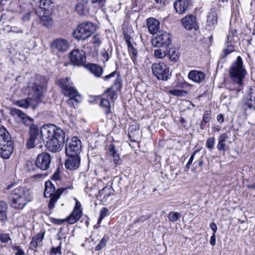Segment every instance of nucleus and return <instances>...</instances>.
Here are the masks:
<instances>
[{"label":"nucleus","instance_id":"nucleus-1","mask_svg":"<svg viewBox=\"0 0 255 255\" xmlns=\"http://www.w3.org/2000/svg\"><path fill=\"white\" fill-rule=\"evenodd\" d=\"M16 182L8 184L5 189L10 190L9 198L11 206L15 209H22L26 205L31 201L33 196L30 190L24 187L16 186Z\"/></svg>","mask_w":255,"mask_h":255},{"label":"nucleus","instance_id":"nucleus-2","mask_svg":"<svg viewBox=\"0 0 255 255\" xmlns=\"http://www.w3.org/2000/svg\"><path fill=\"white\" fill-rule=\"evenodd\" d=\"M247 74V71L243 66V62L240 56L237 57L236 60L232 64L230 70V75L232 80L237 84L238 87L232 89L231 94L232 97H236L241 91L243 86V80Z\"/></svg>","mask_w":255,"mask_h":255},{"label":"nucleus","instance_id":"nucleus-3","mask_svg":"<svg viewBox=\"0 0 255 255\" xmlns=\"http://www.w3.org/2000/svg\"><path fill=\"white\" fill-rule=\"evenodd\" d=\"M57 85L61 88L62 94L69 98L67 104L71 107L75 108L74 102H81V96L73 86V83L69 77L63 78L57 81Z\"/></svg>","mask_w":255,"mask_h":255},{"label":"nucleus","instance_id":"nucleus-4","mask_svg":"<svg viewBox=\"0 0 255 255\" xmlns=\"http://www.w3.org/2000/svg\"><path fill=\"white\" fill-rule=\"evenodd\" d=\"M13 141L9 133L3 126H0V156L8 159L13 152Z\"/></svg>","mask_w":255,"mask_h":255},{"label":"nucleus","instance_id":"nucleus-5","mask_svg":"<svg viewBox=\"0 0 255 255\" xmlns=\"http://www.w3.org/2000/svg\"><path fill=\"white\" fill-rule=\"evenodd\" d=\"M96 30V26L92 22H83L73 31V35L78 40H84L89 38Z\"/></svg>","mask_w":255,"mask_h":255},{"label":"nucleus","instance_id":"nucleus-6","mask_svg":"<svg viewBox=\"0 0 255 255\" xmlns=\"http://www.w3.org/2000/svg\"><path fill=\"white\" fill-rule=\"evenodd\" d=\"M29 137L26 142V147L28 149L32 148L35 146L41 148L44 143L45 137H43L37 126H33L29 131Z\"/></svg>","mask_w":255,"mask_h":255},{"label":"nucleus","instance_id":"nucleus-7","mask_svg":"<svg viewBox=\"0 0 255 255\" xmlns=\"http://www.w3.org/2000/svg\"><path fill=\"white\" fill-rule=\"evenodd\" d=\"M151 70L153 74L159 80L167 81L171 76L169 66L163 62L152 64Z\"/></svg>","mask_w":255,"mask_h":255},{"label":"nucleus","instance_id":"nucleus-8","mask_svg":"<svg viewBox=\"0 0 255 255\" xmlns=\"http://www.w3.org/2000/svg\"><path fill=\"white\" fill-rule=\"evenodd\" d=\"M41 133L43 137L47 139H59L58 134H60L62 139H65V133L63 130L52 124L43 125L41 128Z\"/></svg>","mask_w":255,"mask_h":255},{"label":"nucleus","instance_id":"nucleus-9","mask_svg":"<svg viewBox=\"0 0 255 255\" xmlns=\"http://www.w3.org/2000/svg\"><path fill=\"white\" fill-rule=\"evenodd\" d=\"M152 43L155 47H162L169 48L172 46L171 36L166 32H159L152 40Z\"/></svg>","mask_w":255,"mask_h":255},{"label":"nucleus","instance_id":"nucleus-10","mask_svg":"<svg viewBox=\"0 0 255 255\" xmlns=\"http://www.w3.org/2000/svg\"><path fill=\"white\" fill-rule=\"evenodd\" d=\"M81 141L76 136L66 144L65 152L67 156L79 155L81 151Z\"/></svg>","mask_w":255,"mask_h":255},{"label":"nucleus","instance_id":"nucleus-11","mask_svg":"<svg viewBox=\"0 0 255 255\" xmlns=\"http://www.w3.org/2000/svg\"><path fill=\"white\" fill-rule=\"evenodd\" d=\"M122 85V79L119 74L115 81L113 86L108 88L103 94V96L110 98V100L114 102V101L117 98V93L118 91H120Z\"/></svg>","mask_w":255,"mask_h":255},{"label":"nucleus","instance_id":"nucleus-12","mask_svg":"<svg viewBox=\"0 0 255 255\" xmlns=\"http://www.w3.org/2000/svg\"><path fill=\"white\" fill-rule=\"evenodd\" d=\"M51 162V157L47 152H42L39 154L36 159V166L42 170H46L49 168Z\"/></svg>","mask_w":255,"mask_h":255},{"label":"nucleus","instance_id":"nucleus-13","mask_svg":"<svg viewBox=\"0 0 255 255\" xmlns=\"http://www.w3.org/2000/svg\"><path fill=\"white\" fill-rule=\"evenodd\" d=\"M58 135H59V139H50L46 142V147L52 152H58L61 151L65 143V139H62L60 134H58Z\"/></svg>","mask_w":255,"mask_h":255},{"label":"nucleus","instance_id":"nucleus-14","mask_svg":"<svg viewBox=\"0 0 255 255\" xmlns=\"http://www.w3.org/2000/svg\"><path fill=\"white\" fill-rule=\"evenodd\" d=\"M10 114L13 117H18L22 121V123L26 127L29 128V129L33 126H37L33 124V119L27 116L24 113L19 109L16 108H11L10 110Z\"/></svg>","mask_w":255,"mask_h":255},{"label":"nucleus","instance_id":"nucleus-15","mask_svg":"<svg viewBox=\"0 0 255 255\" xmlns=\"http://www.w3.org/2000/svg\"><path fill=\"white\" fill-rule=\"evenodd\" d=\"M70 59L73 64L77 66H84L86 61L85 52L79 49L74 50L71 52Z\"/></svg>","mask_w":255,"mask_h":255},{"label":"nucleus","instance_id":"nucleus-16","mask_svg":"<svg viewBox=\"0 0 255 255\" xmlns=\"http://www.w3.org/2000/svg\"><path fill=\"white\" fill-rule=\"evenodd\" d=\"M51 47L53 49L56 50L58 52H64L69 49V43L65 39L59 38L52 41Z\"/></svg>","mask_w":255,"mask_h":255},{"label":"nucleus","instance_id":"nucleus-17","mask_svg":"<svg viewBox=\"0 0 255 255\" xmlns=\"http://www.w3.org/2000/svg\"><path fill=\"white\" fill-rule=\"evenodd\" d=\"M182 23L184 27L189 30L192 29H196L197 22L196 18L192 14H189L182 19Z\"/></svg>","mask_w":255,"mask_h":255},{"label":"nucleus","instance_id":"nucleus-18","mask_svg":"<svg viewBox=\"0 0 255 255\" xmlns=\"http://www.w3.org/2000/svg\"><path fill=\"white\" fill-rule=\"evenodd\" d=\"M67 189H73V186L72 185L69 186L68 187H60L58 188L55 193V194L52 195L49 198L50 200L48 203V208L51 211L54 209L55 207V204L57 201L58 199H59L63 193V192L67 190Z\"/></svg>","mask_w":255,"mask_h":255},{"label":"nucleus","instance_id":"nucleus-19","mask_svg":"<svg viewBox=\"0 0 255 255\" xmlns=\"http://www.w3.org/2000/svg\"><path fill=\"white\" fill-rule=\"evenodd\" d=\"M68 158L65 163V167L69 170H75L80 165L81 158L80 155L67 156Z\"/></svg>","mask_w":255,"mask_h":255},{"label":"nucleus","instance_id":"nucleus-20","mask_svg":"<svg viewBox=\"0 0 255 255\" xmlns=\"http://www.w3.org/2000/svg\"><path fill=\"white\" fill-rule=\"evenodd\" d=\"M206 74L200 70H192L188 74V78L193 82L196 83H201L205 79Z\"/></svg>","mask_w":255,"mask_h":255},{"label":"nucleus","instance_id":"nucleus-21","mask_svg":"<svg viewBox=\"0 0 255 255\" xmlns=\"http://www.w3.org/2000/svg\"><path fill=\"white\" fill-rule=\"evenodd\" d=\"M192 4V0H178L174 3V7L177 13L182 14L186 12Z\"/></svg>","mask_w":255,"mask_h":255},{"label":"nucleus","instance_id":"nucleus-22","mask_svg":"<svg viewBox=\"0 0 255 255\" xmlns=\"http://www.w3.org/2000/svg\"><path fill=\"white\" fill-rule=\"evenodd\" d=\"M84 67L97 78L101 77L104 72L103 68L97 64L88 63Z\"/></svg>","mask_w":255,"mask_h":255},{"label":"nucleus","instance_id":"nucleus-23","mask_svg":"<svg viewBox=\"0 0 255 255\" xmlns=\"http://www.w3.org/2000/svg\"><path fill=\"white\" fill-rule=\"evenodd\" d=\"M147 25L149 32L152 34L157 33L159 29V22L154 18L147 19Z\"/></svg>","mask_w":255,"mask_h":255},{"label":"nucleus","instance_id":"nucleus-24","mask_svg":"<svg viewBox=\"0 0 255 255\" xmlns=\"http://www.w3.org/2000/svg\"><path fill=\"white\" fill-rule=\"evenodd\" d=\"M207 19V26L213 28L217 25L218 22L217 14L215 10H211L208 13Z\"/></svg>","mask_w":255,"mask_h":255},{"label":"nucleus","instance_id":"nucleus-25","mask_svg":"<svg viewBox=\"0 0 255 255\" xmlns=\"http://www.w3.org/2000/svg\"><path fill=\"white\" fill-rule=\"evenodd\" d=\"M56 191L55 185L53 182L50 181L45 182L44 195L46 198H49L55 194Z\"/></svg>","mask_w":255,"mask_h":255},{"label":"nucleus","instance_id":"nucleus-26","mask_svg":"<svg viewBox=\"0 0 255 255\" xmlns=\"http://www.w3.org/2000/svg\"><path fill=\"white\" fill-rule=\"evenodd\" d=\"M101 107L103 109L104 112L106 115L111 113V103L109 99L103 96L101 99Z\"/></svg>","mask_w":255,"mask_h":255},{"label":"nucleus","instance_id":"nucleus-27","mask_svg":"<svg viewBox=\"0 0 255 255\" xmlns=\"http://www.w3.org/2000/svg\"><path fill=\"white\" fill-rule=\"evenodd\" d=\"M167 53V55L169 60L172 62H176L179 58V53L177 50L175 48H173L171 46H170Z\"/></svg>","mask_w":255,"mask_h":255},{"label":"nucleus","instance_id":"nucleus-28","mask_svg":"<svg viewBox=\"0 0 255 255\" xmlns=\"http://www.w3.org/2000/svg\"><path fill=\"white\" fill-rule=\"evenodd\" d=\"M81 214L77 211H73L70 215L66 219V221L70 224H73L78 221L82 216Z\"/></svg>","mask_w":255,"mask_h":255},{"label":"nucleus","instance_id":"nucleus-29","mask_svg":"<svg viewBox=\"0 0 255 255\" xmlns=\"http://www.w3.org/2000/svg\"><path fill=\"white\" fill-rule=\"evenodd\" d=\"M30 87L37 98H39L42 95L43 88L41 84L34 82Z\"/></svg>","mask_w":255,"mask_h":255},{"label":"nucleus","instance_id":"nucleus-30","mask_svg":"<svg viewBox=\"0 0 255 255\" xmlns=\"http://www.w3.org/2000/svg\"><path fill=\"white\" fill-rule=\"evenodd\" d=\"M158 47V48L154 50V55L155 57L161 59L167 56L168 48L162 47Z\"/></svg>","mask_w":255,"mask_h":255},{"label":"nucleus","instance_id":"nucleus-31","mask_svg":"<svg viewBox=\"0 0 255 255\" xmlns=\"http://www.w3.org/2000/svg\"><path fill=\"white\" fill-rule=\"evenodd\" d=\"M7 209L6 203L4 201H0V219L1 221H3L6 219Z\"/></svg>","mask_w":255,"mask_h":255},{"label":"nucleus","instance_id":"nucleus-32","mask_svg":"<svg viewBox=\"0 0 255 255\" xmlns=\"http://www.w3.org/2000/svg\"><path fill=\"white\" fill-rule=\"evenodd\" d=\"M40 23L44 26L50 28L53 25V20L49 15H43L40 18Z\"/></svg>","mask_w":255,"mask_h":255},{"label":"nucleus","instance_id":"nucleus-33","mask_svg":"<svg viewBox=\"0 0 255 255\" xmlns=\"http://www.w3.org/2000/svg\"><path fill=\"white\" fill-rule=\"evenodd\" d=\"M127 46L129 54L130 56L133 63H135V62L136 61L138 53L137 50L136 48H134L132 43L128 44Z\"/></svg>","mask_w":255,"mask_h":255},{"label":"nucleus","instance_id":"nucleus-34","mask_svg":"<svg viewBox=\"0 0 255 255\" xmlns=\"http://www.w3.org/2000/svg\"><path fill=\"white\" fill-rule=\"evenodd\" d=\"M32 100L30 98H27L24 100L19 101L17 105L19 107L27 109L32 105Z\"/></svg>","mask_w":255,"mask_h":255},{"label":"nucleus","instance_id":"nucleus-35","mask_svg":"<svg viewBox=\"0 0 255 255\" xmlns=\"http://www.w3.org/2000/svg\"><path fill=\"white\" fill-rule=\"evenodd\" d=\"M109 240V237L108 236H104L100 240L99 244L95 247V251H100L105 248L107 245V243Z\"/></svg>","mask_w":255,"mask_h":255},{"label":"nucleus","instance_id":"nucleus-36","mask_svg":"<svg viewBox=\"0 0 255 255\" xmlns=\"http://www.w3.org/2000/svg\"><path fill=\"white\" fill-rule=\"evenodd\" d=\"M215 144V138L214 137H210L206 140V147L210 151H212L214 148Z\"/></svg>","mask_w":255,"mask_h":255},{"label":"nucleus","instance_id":"nucleus-37","mask_svg":"<svg viewBox=\"0 0 255 255\" xmlns=\"http://www.w3.org/2000/svg\"><path fill=\"white\" fill-rule=\"evenodd\" d=\"M86 3L79 2L76 5L75 9L79 14L82 15L86 9Z\"/></svg>","mask_w":255,"mask_h":255},{"label":"nucleus","instance_id":"nucleus-38","mask_svg":"<svg viewBox=\"0 0 255 255\" xmlns=\"http://www.w3.org/2000/svg\"><path fill=\"white\" fill-rule=\"evenodd\" d=\"M181 217V214L177 212H170L168 214V218L171 222H175Z\"/></svg>","mask_w":255,"mask_h":255},{"label":"nucleus","instance_id":"nucleus-39","mask_svg":"<svg viewBox=\"0 0 255 255\" xmlns=\"http://www.w3.org/2000/svg\"><path fill=\"white\" fill-rule=\"evenodd\" d=\"M39 7L44 10H48L50 5L52 4L50 0H39Z\"/></svg>","mask_w":255,"mask_h":255},{"label":"nucleus","instance_id":"nucleus-40","mask_svg":"<svg viewBox=\"0 0 255 255\" xmlns=\"http://www.w3.org/2000/svg\"><path fill=\"white\" fill-rule=\"evenodd\" d=\"M169 92L172 95L177 97L183 96L187 94L186 91L179 89H172L170 90Z\"/></svg>","mask_w":255,"mask_h":255},{"label":"nucleus","instance_id":"nucleus-41","mask_svg":"<svg viewBox=\"0 0 255 255\" xmlns=\"http://www.w3.org/2000/svg\"><path fill=\"white\" fill-rule=\"evenodd\" d=\"M211 111L210 110H206L204 111L202 120L203 122L205 123H208L210 120L211 119Z\"/></svg>","mask_w":255,"mask_h":255},{"label":"nucleus","instance_id":"nucleus-42","mask_svg":"<svg viewBox=\"0 0 255 255\" xmlns=\"http://www.w3.org/2000/svg\"><path fill=\"white\" fill-rule=\"evenodd\" d=\"M200 150V149H196L195 150L193 153L192 154H191L189 160H188V162H187L186 165V170H188L189 168H190V165L192 164V162L194 160V157L195 156V155Z\"/></svg>","mask_w":255,"mask_h":255},{"label":"nucleus","instance_id":"nucleus-43","mask_svg":"<svg viewBox=\"0 0 255 255\" xmlns=\"http://www.w3.org/2000/svg\"><path fill=\"white\" fill-rule=\"evenodd\" d=\"M45 233L44 232H40L36 235L34 236L32 239L35 241H36L38 243H40L42 242L44 237Z\"/></svg>","mask_w":255,"mask_h":255},{"label":"nucleus","instance_id":"nucleus-44","mask_svg":"<svg viewBox=\"0 0 255 255\" xmlns=\"http://www.w3.org/2000/svg\"><path fill=\"white\" fill-rule=\"evenodd\" d=\"M234 50V47L232 45H228L227 48L224 49L223 55H222V57H225L226 56H227L229 54H230Z\"/></svg>","mask_w":255,"mask_h":255},{"label":"nucleus","instance_id":"nucleus-45","mask_svg":"<svg viewBox=\"0 0 255 255\" xmlns=\"http://www.w3.org/2000/svg\"><path fill=\"white\" fill-rule=\"evenodd\" d=\"M10 240L8 234H0V241L3 243H7Z\"/></svg>","mask_w":255,"mask_h":255},{"label":"nucleus","instance_id":"nucleus-46","mask_svg":"<svg viewBox=\"0 0 255 255\" xmlns=\"http://www.w3.org/2000/svg\"><path fill=\"white\" fill-rule=\"evenodd\" d=\"M108 150L109 154L113 157L115 156L116 154H118L116 149L115 146L114 144H110Z\"/></svg>","mask_w":255,"mask_h":255},{"label":"nucleus","instance_id":"nucleus-47","mask_svg":"<svg viewBox=\"0 0 255 255\" xmlns=\"http://www.w3.org/2000/svg\"><path fill=\"white\" fill-rule=\"evenodd\" d=\"M227 146L226 145L225 143H222L220 142H218L217 145V148L218 150L220 151H225L227 150Z\"/></svg>","mask_w":255,"mask_h":255},{"label":"nucleus","instance_id":"nucleus-48","mask_svg":"<svg viewBox=\"0 0 255 255\" xmlns=\"http://www.w3.org/2000/svg\"><path fill=\"white\" fill-rule=\"evenodd\" d=\"M76 203L75 205V207L74 209V211H77L78 213L82 214V210L81 208V203L75 198Z\"/></svg>","mask_w":255,"mask_h":255},{"label":"nucleus","instance_id":"nucleus-49","mask_svg":"<svg viewBox=\"0 0 255 255\" xmlns=\"http://www.w3.org/2000/svg\"><path fill=\"white\" fill-rule=\"evenodd\" d=\"M245 106H247L248 108L251 109L253 108V99H252V96H250V98H247L246 101L244 102Z\"/></svg>","mask_w":255,"mask_h":255},{"label":"nucleus","instance_id":"nucleus-50","mask_svg":"<svg viewBox=\"0 0 255 255\" xmlns=\"http://www.w3.org/2000/svg\"><path fill=\"white\" fill-rule=\"evenodd\" d=\"M229 138V136L227 133H224L221 134L218 138V142L225 143L227 139Z\"/></svg>","mask_w":255,"mask_h":255},{"label":"nucleus","instance_id":"nucleus-51","mask_svg":"<svg viewBox=\"0 0 255 255\" xmlns=\"http://www.w3.org/2000/svg\"><path fill=\"white\" fill-rule=\"evenodd\" d=\"M113 161L115 165H119L122 164V160L120 158L119 154H116L115 156H113Z\"/></svg>","mask_w":255,"mask_h":255},{"label":"nucleus","instance_id":"nucleus-52","mask_svg":"<svg viewBox=\"0 0 255 255\" xmlns=\"http://www.w3.org/2000/svg\"><path fill=\"white\" fill-rule=\"evenodd\" d=\"M39 243H38L37 242H36V241H35L34 240L32 239V241L30 243L29 248L30 250L35 251Z\"/></svg>","mask_w":255,"mask_h":255},{"label":"nucleus","instance_id":"nucleus-53","mask_svg":"<svg viewBox=\"0 0 255 255\" xmlns=\"http://www.w3.org/2000/svg\"><path fill=\"white\" fill-rule=\"evenodd\" d=\"M92 43L97 45L101 44V41L98 35H95L93 37Z\"/></svg>","mask_w":255,"mask_h":255},{"label":"nucleus","instance_id":"nucleus-54","mask_svg":"<svg viewBox=\"0 0 255 255\" xmlns=\"http://www.w3.org/2000/svg\"><path fill=\"white\" fill-rule=\"evenodd\" d=\"M51 221L52 223L60 225H62L65 221H66V219L63 220V219H58L56 218H52L51 219Z\"/></svg>","mask_w":255,"mask_h":255},{"label":"nucleus","instance_id":"nucleus-55","mask_svg":"<svg viewBox=\"0 0 255 255\" xmlns=\"http://www.w3.org/2000/svg\"><path fill=\"white\" fill-rule=\"evenodd\" d=\"M108 210L107 208L103 207L100 211V216H101V219H103L104 218L106 217L107 215Z\"/></svg>","mask_w":255,"mask_h":255},{"label":"nucleus","instance_id":"nucleus-56","mask_svg":"<svg viewBox=\"0 0 255 255\" xmlns=\"http://www.w3.org/2000/svg\"><path fill=\"white\" fill-rule=\"evenodd\" d=\"M61 245H59L56 248H52L51 249V252L55 255H56L58 253L59 254H61L62 252L61 251Z\"/></svg>","mask_w":255,"mask_h":255},{"label":"nucleus","instance_id":"nucleus-57","mask_svg":"<svg viewBox=\"0 0 255 255\" xmlns=\"http://www.w3.org/2000/svg\"><path fill=\"white\" fill-rule=\"evenodd\" d=\"M136 128H134V126H131L129 127V129H128V137L129 138H130V140L131 141H133V142H134L135 141V140L134 139H132V136H131V134H132V130L133 129H136Z\"/></svg>","mask_w":255,"mask_h":255},{"label":"nucleus","instance_id":"nucleus-58","mask_svg":"<svg viewBox=\"0 0 255 255\" xmlns=\"http://www.w3.org/2000/svg\"><path fill=\"white\" fill-rule=\"evenodd\" d=\"M52 179L55 182L60 179V176L58 171L55 172L53 175Z\"/></svg>","mask_w":255,"mask_h":255},{"label":"nucleus","instance_id":"nucleus-59","mask_svg":"<svg viewBox=\"0 0 255 255\" xmlns=\"http://www.w3.org/2000/svg\"><path fill=\"white\" fill-rule=\"evenodd\" d=\"M116 74V72L114 71L110 73V74L106 75L103 77V79L105 81L109 80L111 78L115 77V75Z\"/></svg>","mask_w":255,"mask_h":255},{"label":"nucleus","instance_id":"nucleus-60","mask_svg":"<svg viewBox=\"0 0 255 255\" xmlns=\"http://www.w3.org/2000/svg\"><path fill=\"white\" fill-rule=\"evenodd\" d=\"M210 227L213 232V234H214V235H215L217 231V226L216 224L215 223H211L210 225Z\"/></svg>","mask_w":255,"mask_h":255},{"label":"nucleus","instance_id":"nucleus-61","mask_svg":"<svg viewBox=\"0 0 255 255\" xmlns=\"http://www.w3.org/2000/svg\"><path fill=\"white\" fill-rule=\"evenodd\" d=\"M30 12H26L25 14H24L22 17V20L23 21H28L30 19Z\"/></svg>","mask_w":255,"mask_h":255},{"label":"nucleus","instance_id":"nucleus-62","mask_svg":"<svg viewBox=\"0 0 255 255\" xmlns=\"http://www.w3.org/2000/svg\"><path fill=\"white\" fill-rule=\"evenodd\" d=\"M124 36H125L126 42L127 45L131 43V42L130 41L131 38L127 33H126L125 32H124Z\"/></svg>","mask_w":255,"mask_h":255},{"label":"nucleus","instance_id":"nucleus-63","mask_svg":"<svg viewBox=\"0 0 255 255\" xmlns=\"http://www.w3.org/2000/svg\"><path fill=\"white\" fill-rule=\"evenodd\" d=\"M210 243L212 246H215L216 244V235L214 234L211 237Z\"/></svg>","mask_w":255,"mask_h":255},{"label":"nucleus","instance_id":"nucleus-64","mask_svg":"<svg viewBox=\"0 0 255 255\" xmlns=\"http://www.w3.org/2000/svg\"><path fill=\"white\" fill-rule=\"evenodd\" d=\"M217 120L220 123H222L224 121V117L223 115L220 114L217 117Z\"/></svg>","mask_w":255,"mask_h":255}]
</instances>
